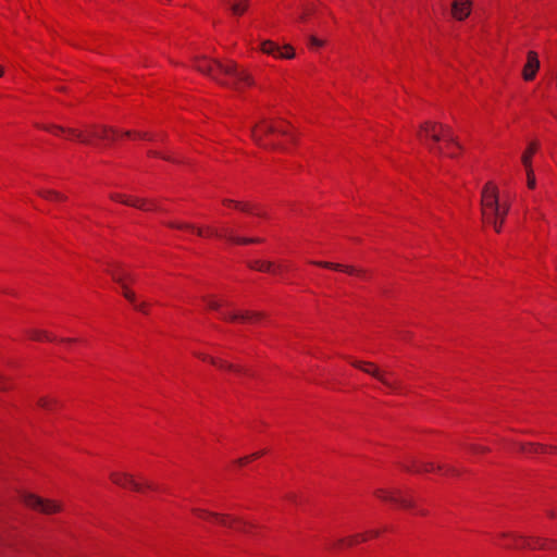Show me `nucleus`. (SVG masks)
Instances as JSON below:
<instances>
[{"instance_id":"obj_31","label":"nucleus","mask_w":557,"mask_h":557,"mask_svg":"<svg viewBox=\"0 0 557 557\" xmlns=\"http://www.w3.org/2000/svg\"><path fill=\"white\" fill-rule=\"evenodd\" d=\"M524 168H525V172H527L528 187L533 189L536 185L533 169H532V166H524Z\"/></svg>"},{"instance_id":"obj_10","label":"nucleus","mask_w":557,"mask_h":557,"mask_svg":"<svg viewBox=\"0 0 557 557\" xmlns=\"http://www.w3.org/2000/svg\"><path fill=\"white\" fill-rule=\"evenodd\" d=\"M110 479L112 482L119 486L122 487H131L132 490L136 492H141L143 487H147L149 490H154V485L151 483H145L144 485L136 482L133 478V475L126 473V472H111Z\"/></svg>"},{"instance_id":"obj_3","label":"nucleus","mask_w":557,"mask_h":557,"mask_svg":"<svg viewBox=\"0 0 557 557\" xmlns=\"http://www.w3.org/2000/svg\"><path fill=\"white\" fill-rule=\"evenodd\" d=\"M169 227L177 228V230H189L196 232L198 236H205L206 232L201 227H195L193 224L188 223H182V222H169L166 223ZM207 235L209 236H215L219 238H224L225 240L233 243V244H239V245H246V244H252V243H260V238H253V237H240L236 236L232 230L230 228H222L221 231L213 228V227H207Z\"/></svg>"},{"instance_id":"obj_28","label":"nucleus","mask_w":557,"mask_h":557,"mask_svg":"<svg viewBox=\"0 0 557 557\" xmlns=\"http://www.w3.org/2000/svg\"><path fill=\"white\" fill-rule=\"evenodd\" d=\"M28 335L34 341H44L45 339V341L52 342L55 339L53 336H51L50 334H48L46 331H42V330H30L28 332Z\"/></svg>"},{"instance_id":"obj_30","label":"nucleus","mask_w":557,"mask_h":557,"mask_svg":"<svg viewBox=\"0 0 557 557\" xmlns=\"http://www.w3.org/2000/svg\"><path fill=\"white\" fill-rule=\"evenodd\" d=\"M58 404V400L49 397H40L38 399V406L45 410H52L53 407Z\"/></svg>"},{"instance_id":"obj_24","label":"nucleus","mask_w":557,"mask_h":557,"mask_svg":"<svg viewBox=\"0 0 557 557\" xmlns=\"http://www.w3.org/2000/svg\"><path fill=\"white\" fill-rule=\"evenodd\" d=\"M367 540V535L366 534H356V535H351V536H348L346 539H339L337 540L335 543H334V547H343L345 545L347 546H352L361 541H366Z\"/></svg>"},{"instance_id":"obj_32","label":"nucleus","mask_w":557,"mask_h":557,"mask_svg":"<svg viewBox=\"0 0 557 557\" xmlns=\"http://www.w3.org/2000/svg\"><path fill=\"white\" fill-rule=\"evenodd\" d=\"M263 454H265L264 450H261V451H258V453H255L250 456H247V457H244V458H239L236 462L239 465V466H244L245 463H247L248 461L255 459V458H258L260 456H262Z\"/></svg>"},{"instance_id":"obj_11","label":"nucleus","mask_w":557,"mask_h":557,"mask_svg":"<svg viewBox=\"0 0 557 557\" xmlns=\"http://www.w3.org/2000/svg\"><path fill=\"white\" fill-rule=\"evenodd\" d=\"M112 278L121 285L122 289H123V295L124 297L129 301V302H135V294L129 290L125 284V281L126 280H129L131 282H135V275H133L131 272H127L121 268H117V269H114V270H111L109 271Z\"/></svg>"},{"instance_id":"obj_4","label":"nucleus","mask_w":557,"mask_h":557,"mask_svg":"<svg viewBox=\"0 0 557 557\" xmlns=\"http://www.w3.org/2000/svg\"><path fill=\"white\" fill-rule=\"evenodd\" d=\"M418 137L425 144L428 139H432L434 143H438L441 139H444L447 144L459 147L450 127L443 124L425 122L421 125L420 131L418 132Z\"/></svg>"},{"instance_id":"obj_21","label":"nucleus","mask_w":557,"mask_h":557,"mask_svg":"<svg viewBox=\"0 0 557 557\" xmlns=\"http://www.w3.org/2000/svg\"><path fill=\"white\" fill-rule=\"evenodd\" d=\"M520 450L527 454H542V453H556L557 447L555 446H544L539 444H520Z\"/></svg>"},{"instance_id":"obj_49","label":"nucleus","mask_w":557,"mask_h":557,"mask_svg":"<svg viewBox=\"0 0 557 557\" xmlns=\"http://www.w3.org/2000/svg\"><path fill=\"white\" fill-rule=\"evenodd\" d=\"M548 515H549L550 517H554V516H555L554 511H549V512H548Z\"/></svg>"},{"instance_id":"obj_16","label":"nucleus","mask_w":557,"mask_h":557,"mask_svg":"<svg viewBox=\"0 0 557 557\" xmlns=\"http://www.w3.org/2000/svg\"><path fill=\"white\" fill-rule=\"evenodd\" d=\"M471 13L470 0H454L451 4V14L458 21H463Z\"/></svg>"},{"instance_id":"obj_36","label":"nucleus","mask_w":557,"mask_h":557,"mask_svg":"<svg viewBox=\"0 0 557 557\" xmlns=\"http://www.w3.org/2000/svg\"><path fill=\"white\" fill-rule=\"evenodd\" d=\"M309 41H310V45H311V46H317V47H321V46H323V44H324L322 40L318 39V38H317V37H314V36H310V37H309Z\"/></svg>"},{"instance_id":"obj_14","label":"nucleus","mask_w":557,"mask_h":557,"mask_svg":"<svg viewBox=\"0 0 557 557\" xmlns=\"http://www.w3.org/2000/svg\"><path fill=\"white\" fill-rule=\"evenodd\" d=\"M193 512L198 516L199 518L207 519V518H213L215 519L221 525L232 528L234 523H242L240 520L237 518H232L227 515H220L215 512H210L200 508H194Z\"/></svg>"},{"instance_id":"obj_7","label":"nucleus","mask_w":557,"mask_h":557,"mask_svg":"<svg viewBox=\"0 0 557 557\" xmlns=\"http://www.w3.org/2000/svg\"><path fill=\"white\" fill-rule=\"evenodd\" d=\"M275 132H277L282 135H288V132L286 129L275 127L272 124L267 123L265 120H262L259 124L251 126L250 136H251L252 140L261 147H265V148L273 149V150L281 149V146L277 144H271L268 146L263 143L264 136L275 133Z\"/></svg>"},{"instance_id":"obj_45","label":"nucleus","mask_w":557,"mask_h":557,"mask_svg":"<svg viewBox=\"0 0 557 557\" xmlns=\"http://www.w3.org/2000/svg\"><path fill=\"white\" fill-rule=\"evenodd\" d=\"M61 341H62V342H65V343L74 342V339H73V338H62Z\"/></svg>"},{"instance_id":"obj_22","label":"nucleus","mask_w":557,"mask_h":557,"mask_svg":"<svg viewBox=\"0 0 557 557\" xmlns=\"http://www.w3.org/2000/svg\"><path fill=\"white\" fill-rule=\"evenodd\" d=\"M408 471H414V472H431V471H438L441 472L443 470L442 466H435L433 462H412V468L405 467Z\"/></svg>"},{"instance_id":"obj_1","label":"nucleus","mask_w":557,"mask_h":557,"mask_svg":"<svg viewBox=\"0 0 557 557\" xmlns=\"http://www.w3.org/2000/svg\"><path fill=\"white\" fill-rule=\"evenodd\" d=\"M195 69L216 83L235 90L253 85L251 75L231 60L223 63L219 60L197 57L195 58Z\"/></svg>"},{"instance_id":"obj_40","label":"nucleus","mask_w":557,"mask_h":557,"mask_svg":"<svg viewBox=\"0 0 557 557\" xmlns=\"http://www.w3.org/2000/svg\"><path fill=\"white\" fill-rule=\"evenodd\" d=\"M379 534H380V532L377 530H372V531L369 532V535L373 536V537L379 536Z\"/></svg>"},{"instance_id":"obj_47","label":"nucleus","mask_w":557,"mask_h":557,"mask_svg":"<svg viewBox=\"0 0 557 557\" xmlns=\"http://www.w3.org/2000/svg\"><path fill=\"white\" fill-rule=\"evenodd\" d=\"M3 73H4L3 69H2V66H0V77L3 75Z\"/></svg>"},{"instance_id":"obj_43","label":"nucleus","mask_w":557,"mask_h":557,"mask_svg":"<svg viewBox=\"0 0 557 557\" xmlns=\"http://www.w3.org/2000/svg\"><path fill=\"white\" fill-rule=\"evenodd\" d=\"M137 136L139 138L149 139L148 135L146 133H138Z\"/></svg>"},{"instance_id":"obj_6","label":"nucleus","mask_w":557,"mask_h":557,"mask_svg":"<svg viewBox=\"0 0 557 557\" xmlns=\"http://www.w3.org/2000/svg\"><path fill=\"white\" fill-rule=\"evenodd\" d=\"M351 364L363 371L364 373L371 375L372 377L376 379L379 382H381L384 386L389 388L392 392H399L401 388V385L398 382H393L388 379L387 372L381 370L377 366H375L372 362L368 361H352Z\"/></svg>"},{"instance_id":"obj_48","label":"nucleus","mask_w":557,"mask_h":557,"mask_svg":"<svg viewBox=\"0 0 557 557\" xmlns=\"http://www.w3.org/2000/svg\"><path fill=\"white\" fill-rule=\"evenodd\" d=\"M124 135L129 137L132 135V133L131 132H125Z\"/></svg>"},{"instance_id":"obj_33","label":"nucleus","mask_w":557,"mask_h":557,"mask_svg":"<svg viewBox=\"0 0 557 557\" xmlns=\"http://www.w3.org/2000/svg\"><path fill=\"white\" fill-rule=\"evenodd\" d=\"M313 11H314V8H313V7H311V5H307L306 8H304V12H302V13H301V15L299 16V20H300V21H306V20H307V17H308L311 13H313Z\"/></svg>"},{"instance_id":"obj_38","label":"nucleus","mask_w":557,"mask_h":557,"mask_svg":"<svg viewBox=\"0 0 557 557\" xmlns=\"http://www.w3.org/2000/svg\"><path fill=\"white\" fill-rule=\"evenodd\" d=\"M428 147L432 152L443 154V149L440 146L429 145Z\"/></svg>"},{"instance_id":"obj_8","label":"nucleus","mask_w":557,"mask_h":557,"mask_svg":"<svg viewBox=\"0 0 557 557\" xmlns=\"http://www.w3.org/2000/svg\"><path fill=\"white\" fill-rule=\"evenodd\" d=\"M22 499L26 506L46 515L59 512L62 509V506L59 503L41 498L34 494H25Z\"/></svg>"},{"instance_id":"obj_34","label":"nucleus","mask_w":557,"mask_h":557,"mask_svg":"<svg viewBox=\"0 0 557 557\" xmlns=\"http://www.w3.org/2000/svg\"><path fill=\"white\" fill-rule=\"evenodd\" d=\"M235 208L243 211V212H250L252 210V207L248 203H243L240 201L235 203Z\"/></svg>"},{"instance_id":"obj_5","label":"nucleus","mask_w":557,"mask_h":557,"mask_svg":"<svg viewBox=\"0 0 557 557\" xmlns=\"http://www.w3.org/2000/svg\"><path fill=\"white\" fill-rule=\"evenodd\" d=\"M209 309L218 311L222 319L227 321L255 322L262 318L261 312L244 311V312H225L222 307L228 306L224 300H216L212 297H203Z\"/></svg>"},{"instance_id":"obj_13","label":"nucleus","mask_w":557,"mask_h":557,"mask_svg":"<svg viewBox=\"0 0 557 557\" xmlns=\"http://www.w3.org/2000/svg\"><path fill=\"white\" fill-rule=\"evenodd\" d=\"M374 494L377 498L397 504L403 508H412L413 507V502L409 498L401 497L399 495V491L392 492V491H387L384 488H377L374 492Z\"/></svg>"},{"instance_id":"obj_23","label":"nucleus","mask_w":557,"mask_h":557,"mask_svg":"<svg viewBox=\"0 0 557 557\" xmlns=\"http://www.w3.org/2000/svg\"><path fill=\"white\" fill-rule=\"evenodd\" d=\"M248 267L257 271L270 273H276L280 270V267H275L271 261L263 260L250 261L248 262Z\"/></svg>"},{"instance_id":"obj_35","label":"nucleus","mask_w":557,"mask_h":557,"mask_svg":"<svg viewBox=\"0 0 557 557\" xmlns=\"http://www.w3.org/2000/svg\"><path fill=\"white\" fill-rule=\"evenodd\" d=\"M469 449H470L472 453H474V454H476V453H484V451H487V450H488V449H487L486 447H484V446L474 445V444L470 445V446H469Z\"/></svg>"},{"instance_id":"obj_41","label":"nucleus","mask_w":557,"mask_h":557,"mask_svg":"<svg viewBox=\"0 0 557 557\" xmlns=\"http://www.w3.org/2000/svg\"><path fill=\"white\" fill-rule=\"evenodd\" d=\"M149 154H150V156H153V157H161V158H163V159H166V160H168V158H166L165 156H161V154H159L158 152H154V151H150V152H149Z\"/></svg>"},{"instance_id":"obj_2","label":"nucleus","mask_w":557,"mask_h":557,"mask_svg":"<svg viewBox=\"0 0 557 557\" xmlns=\"http://www.w3.org/2000/svg\"><path fill=\"white\" fill-rule=\"evenodd\" d=\"M481 206L483 220L499 233L508 213V207L499 205L497 187L492 183H487L482 190Z\"/></svg>"},{"instance_id":"obj_50","label":"nucleus","mask_w":557,"mask_h":557,"mask_svg":"<svg viewBox=\"0 0 557 557\" xmlns=\"http://www.w3.org/2000/svg\"><path fill=\"white\" fill-rule=\"evenodd\" d=\"M237 530L242 531V532H245V529L244 528H237Z\"/></svg>"},{"instance_id":"obj_29","label":"nucleus","mask_w":557,"mask_h":557,"mask_svg":"<svg viewBox=\"0 0 557 557\" xmlns=\"http://www.w3.org/2000/svg\"><path fill=\"white\" fill-rule=\"evenodd\" d=\"M109 133L117 134L115 129L109 128L107 126H101L100 128L94 129L90 135L100 139L109 138Z\"/></svg>"},{"instance_id":"obj_27","label":"nucleus","mask_w":557,"mask_h":557,"mask_svg":"<svg viewBox=\"0 0 557 557\" xmlns=\"http://www.w3.org/2000/svg\"><path fill=\"white\" fill-rule=\"evenodd\" d=\"M536 149H537V144L531 143L529 145L528 149L522 153L521 162L524 166H532L531 159H532V156L534 154V152L536 151Z\"/></svg>"},{"instance_id":"obj_20","label":"nucleus","mask_w":557,"mask_h":557,"mask_svg":"<svg viewBox=\"0 0 557 557\" xmlns=\"http://www.w3.org/2000/svg\"><path fill=\"white\" fill-rule=\"evenodd\" d=\"M202 359L210 361L212 364L216 366L220 369L233 371L237 374L246 373V370L243 369L242 367L228 363L222 359H216L213 357H205V356L202 357Z\"/></svg>"},{"instance_id":"obj_25","label":"nucleus","mask_w":557,"mask_h":557,"mask_svg":"<svg viewBox=\"0 0 557 557\" xmlns=\"http://www.w3.org/2000/svg\"><path fill=\"white\" fill-rule=\"evenodd\" d=\"M37 194L50 201H63L66 199V197L55 190L52 189H40L37 191Z\"/></svg>"},{"instance_id":"obj_15","label":"nucleus","mask_w":557,"mask_h":557,"mask_svg":"<svg viewBox=\"0 0 557 557\" xmlns=\"http://www.w3.org/2000/svg\"><path fill=\"white\" fill-rule=\"evenodd\" d=\"M110 198L114 201H119L124 205L135 207L138 209H143V210L157 209V206H154L153 202H150L151 207H146V205L148 203V201L146 199L131 198V197H126L125 195L116 194V193L111 194Z\"/></svg>"},{"instance_id":"obj_17","label":"nucleus","mask_w":557,"mask_h":557,"mask_svg":"<svg viewBox=\"0 0 557 557\" xmlns=\"http://www.w3.org/2000/svg\"><path fill=\"white\" fill-rule=\"evenodd\" d=\"M540 69V61L537 58L536 52L529 51L528 52V61L527 64L523 67V78L525 81H532L535 77L536 72Z\"/></svg>"},{"instance_id":"obj_18","label":"nucleus","mask_w":557,"mask_h":557,"mask_svg":"<svg viewBox=\"0 0 557 557\" xmlns=\"http://www.w3.org/2000/svg\"><path fill=\"white\" fill-rule=\"evenodd\" d=\"M312 263L315 264V265L322 267V268H326V269H331V270H337V271H343V272H346L348 274H356V275H359V276H363V274H364V271L361 270V269H356V268L350 267V265H343L341 263L324 262V261H314Z\"/></svg>"},{"instance_id":"obj_26","label":"nucleus","mask_w":557,"mask_h":557,"mask_svg":"<svg viewBox=\"0 0 557 557\" xmlns=\"http://www.w3.org/2000/svg\"><path fill=\"white\" fill-rule=\"evenodd\" d=\"M222 1L224 4H226L230 8V10L232 11V13L234 15H242L248 7L246 0H240L239 2H235V3H231L227 0H222Z\"/></svg>"},{"instance_id":"obj_19","label":"nucleus","mask_w":557,"mask_h":557,"mask_svg":"<svg viewBox=\"0 0 557 557\" xmlns=\"http://www.w3.org/2000/svg\"><path fill=\"white\" fill-rule=\"evenodd\" d=\"M47 131L49 132H52L54 134H59V133H65L67 134L69 136L84 143V144H90V140L86 137L83 136V133L78 129H75V128H64L62 126H58V125H52V126H49V127H46Z\"/></svg>"},{"instance_id":"obj_42","label":"nucleus","mask_w":557,"mask_h":557,"mask_svg":"<svg viewBox=\"0 0 557 557\" xmlns=\"http://www.w3.org/2000/svg\"><path fill=\"white\" fill-rule=\"evenodd\" d=\"M286 498H287L288 500H290V502H296V495H294V494H289V495H287V496H286Z\"/></svg>"},{"instance_id":"obj_12","label":"nucleus","mask_w":557,"mask_h":557,"mask_svg":"<svg viewBox=\"0 0 557 557\" xmlns=\"http://www.w3.org/2000/svg\"><path fill=\"white\" fill-rule=\"evenodd\" d=\"M262 52L273 55L278 59H293L295 57L294 49L290 46H285L284 50L271 40H263L260 45Z\"/></svg>"},{"instance_id":"obj_44","label":"nucleus","mask_w":557,"mask_h":557,"mask_svg":"<svg viewBox=\"0 0 557 557\" xmlns=\"http://www.w3.org/2000/svg\"><path fill=\"white\" fill-rule=\"evenodd\" d=\"M115 135H116V134L109 133V138H107V139H108V140H114V138H115L114 136H115Z\"/></svg>"},{"instance_id":"obj_37","label":"nucleus","mask_w":557,"mask_h":557,"mask_svg":"<svg viewBox=\"0 0 557 557\" xmlns=\"http://www.w3.org/2000/svg\"><path fill=\"white\" fill-rule=\"evenodd\" d=\"M132 304L134 305V308H135L136 310H138V311H141V312L146 313V307H147V305H146L145 302H140V304H138V302L135 300V302H132Z\"/></svg>"},{"instance_id":"obj_9","label":"nucleus","mask_w":557,"mask_h":557,"mask_svg":"<svg viewBox=\"0 0 557 557\" xmlns=\"http://www.w3.org/2000/svg\"><path fill=\"white\" fill-rule=\"evenodd\" d=\"M515 541V547H529L532 549H548L553 547H557V541L542 539V537H524L521 535L512 534L510 535Z\"/></svg>"},{"instance_id":"obj_46","label":"nucleus","mask_w":557,"mask_h":557,"mask_svg":"<svg viewBox=\"0 0 557 557\" xmlns=\"http://www.w3.org/2000/svg\"><path fill=\"white\" fill-rule=\"evenodd\" d=\"M448 472L455 473V469H447V471L445 473H448Z\"/></svg>"},{"instance_id":"obj_39","label":"nucleus","mask_w":557,"mask_h":557,"mask_svg":"<svg viewBox=\"0 0 557 557\" xmlns=\"http://www.w3.org/2000/svg\"><path fill=\"white\" fill-rule=\"evenodd\" d=\"M236 202H237V201H236V200H233V199H224V200H223V203H224L225 206H230V207H234V208H235V203H236Z\"/></svg>"}]
</instances>
